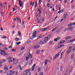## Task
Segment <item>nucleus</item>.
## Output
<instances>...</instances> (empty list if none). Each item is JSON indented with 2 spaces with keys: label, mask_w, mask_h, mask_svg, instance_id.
Here are the masks:
<instances>
[{
  "label": "nucleus",
  "mask_w": 75,
  "mask_h": 75,
  "mask_svg": "<svg viewBox=\"0 0 75 75\" xmlns=\"http://www.w3.org/2000/svg\"><path fill=\"white\" fill-rule=\"evenodd\" d=\"M65 46L64 44H62L58 46V48H62V47H63Z\"/></svg>",
  "instance_id": "obj_13"
},
{
  "label": "nucleus",
  "mask_w": 75,
  "mask_h": 75,
  "mask_svg": "<svg viewBox=\"0 0 75 75\" xmlns=\"http://www.w3.org/2000/svg\"><path fill=\"white\" fill-rule=\"evenodd\" d=\"M57 38L58 39V40H61V37H59V36H57Z\"/></svg>",
  "instance_id": "obj_37"
},
{
  "label": "nucleus",
  "mask_w": 75,
  "mask_h": 75,
  "mask_svg": "<svg viewBox=\"0 0 75 75\" xmlns=\"http://www.w3.org/2000/svg\"><path fill=\"white\" fill-rule=\"evenodd\" d=\"M35 64H34L32 66V70L33 71L34 70V68H35Z\"/></svg>",
  "instance_id": "obj_15"
},
{
  "label": "nucleus",
  "mask_w": 75,
  "mask_h": 75,
  "mask_svg": "<svg viewBox=\"0 0 75 75\" xmlns=\"http://www.w3.org/2000/svg\"><path fill=\"white\" fill-rule=\"evenodd\" d=\"M59 53H58L57 54H56L55 56L53 58V60H55L57 58H58L59 57Z\"/></svg>",
  "instance_id": "obj_5"
},
{
  "label": "nucleus",
  "mask_w": 75,
  "mask_h": 75,
  "mask_svg": "<svg viewBox=\"0 0 75 75\" xmlns=\"http://www.w3.org/2000/svg\"><path fill=\"white\" fill-rule=\"evenodd\" d=\"M3 70H0V73L1 74L3 72Z\"/></svg>",
  "instance_id": "obj_60"
},
{
  "label": "nucleus",
  "mask_w": 75,
  "mask_h": 75,
  "mask_svg": "<svg viewBox=\"0 0 75 75\" xmlns=\"http://www.w3.org/2000/svg\"><path fill=\"white\" fill-rule=\"evenodd\" d=\"M0 54L1 55H8V54L6 53H0Z\"/></svg>",
  "instance_id": "obj_16"
},
{
  "label": "nucleus",
  "mask_w": 75,
  "mask_h": 75,
  "mask_svg": "<svg viewBox=\"0 0 75 75\" xmlns=\"http://www.w3.org/2000/svg\"><path fill=\"white\" fill-rule=\"evenodd\" d=\"M72 67H71L69 69V71L70 72H71V71H72Z\"/></svg>",
  "instance_id": "obj_31"
},
{
  "label": "nucleus",
  "mask_w": 75,
  "mask_h": 75,
  "mask_svg": "<svg viewBox=\"0 0 75 75\" xmlns=\"http://www.w3.org/2000/svg\"><path fill=\"white\" fill-rule=\"evenodd\" d=\"M6 37L5 35H4L3 36V38H6Z\"/></svg>",
  "instance_id": "obj_46"
},
{
  "label": "nucleus",
  "mask_w": 75,
  "mask_h": 75,
  "mask_svg": "<svg viewBox=\"0 0 75 75\" xmlns=\"http://www.w3.org/2000/svg\"><path fill=\"white\" fill-rule=\"evenodd\" d=\"M65 10H64V9H62V10H61V13H62L63 12H64Z\"/></svg>",
  "instance_id": "obj_52"
},
{
  "label": "nucleus",
  "mask_w": 75,
  "mask_h": 75,
  "mask_svg": "<svg viewBox=\"0 0 75 75\" xmlns=\"http://www.w3.org/2000/svg\"><path fill=\"white\" fill-rule=\"evenodd\" d=\"M51 37V35H49L48 36H47V38L48 39H50V37Z\"/></svg>",
  "instance_id": "obj_32"
},
{
  "label": "nucleus",
  "mask_w": 75,
  "mask_h": 75,
  "mask_svg": "<svg viewBox=\"0 0 75 75\" xmlns=\"http://www.w3.org/2000/svg\"><path fill=\"white\" fill-rule=\"evenodd\" d=\"M64 18H63L64 20H65L67 17H68V14L67 13H64Z\"/></svg>",
  "instance_id": "obj_8"
},
{
  "label": "nucleus",
  "mask_w": 75,
  "mask_h": 75,
  "mask_svg": "<svg viewBox=\"0 0 75 75\" xmlns=\"http://www.w3.org/2000/svg\"><path fill=\"white\" fill-rule=\"evenodd\" d=\"M30 69H27L24 71V74H26V75H30L31 73L30 72Z\"/></svg>",
  "instance_id": "obj_1"
},
{
  "label": "nucleus",
  "mask_w": 75,
  "mask_h": 75,
  "mask_svg": "<svg viewBox=\"0 0 75 75\" xmlns=\"http://www.w3.org/2000/svg\"><path fill=\"white\" fill-rule=\"evenodd\" d=\"M74 54L72 53L71 57V59H73V58H74Z\"/></svg>",
  "instance_id": "obj_29"
},
{
  "label": "nucleus",
  "mask_w": 75,
  "mask_h": 75,
  "mask_svg": "<svg viewBox=\"0 0 75 75\" xmlns=\"http://www.w3.org/2000/svg\"><path fill=\"white\" fill-rule=\"evenodd\" d=\"M29 59H30L28 56H26V61H28V60H29Z\"/></svg>",
  "instance_id": "obj_21"
},
{
  "label": "nucleus",
  "mask_w": 75,
  "mask_h": 75,
  "mask_svg": "<svg viewBox=\"0 0 75 75\" xmlns=\"http://www.w3.org/2000/svg\"><path fill=\"white\" fill-rule=\"evenodd\" d=\"M19 5H20V6H23V2L22 1H19Z\"/></svg>",
  "instance_id": "obj_12"
},
{
  "label": "nucleus",
  "mask_w": 75,
  "mask_h": 75,
  "mask_svg": "<svg viewBox=\"0 0 75 75\" xmlns=\"http://www.w3.org/2000/svg\"><path fill=\"white\" fill-rule=\"evenodd\" d=\"M65 42V40H62L59 42L58 44L60 45V44H62Z\"/></svg>",
  "instance_id": "obj_9"
},
{
  "label": "nucleus",
  "mask_w": 75,
  "mask_h": 75,
  "mask_svg": "<svg viewBox=\"0 0 75 75\" xmlns=\"http://www.w3.org/2000/svg\"><path fill=\"white\" fill-rule=\"evenodd\" d=\"M15 40L16 41H18V40H19V38H16Z\"/></svg>",
  "instance_id": "obj_58"
},
{
  "label": "nucleus",
  "mask_w": 75,
  "mask_h": 75,
  "mask_svg": "<svg viewBox=\"0 0 75 75\" xmlns=\"http://www.w3.org/2000/svg\"><path fill=\"white\" fill-rule=\"evenodd\" d=\"M72 50L69 49L67 51V54H69L71 52V51Z\"/></svg>",
  "instance_id": "obj_23"
},
{
  "label": "nucleus",
  "mask_w": 75,
  "mask_h": 75,
  "mask_svg": "<svg viewBox=\"0 0 75 75\" xmlns=\"http://www.w3.org/2000/svg\"><path fill=\"white\" fill-rule=\"evenodd\" d=\"M36 47L37 48H39V47H40V45H36Z\"/></svg>",
  "instance_id": "obj_50"
},
{
  "label": "nucleus",
  "mask_w": 75,
  "mask_h": 75,
  "mask_svg": "<svg viewBox=\"0 0 75 75\" xmlns=\"http://www.w3.org/2000/svg\"><path fill=\"white\" fill-rule=\"evenodd\" d=\"M8 67H7L6 65L4 67V70H5V71H7V70H8Z\"/></svg>",
  "instance_id": "obj_10"
},
{
  "label": "nucleus",
  "mask_w": 75,
  "mask_h": 75,
  "mask_svg": "<svg viewBox=\"0 0 75 75\" xmlns=\"http://www.w3.org/2000/svg\"><path fill=\"white\" fill-rule=\"evenodd\" d=\"M62 54H61V56H60V59H62Z\"/></svg>",
  "instance_id": "obj_53"
},
{
  "label": "nucleus",
  "mask_w": 75,
  "mask_h": 75,
  "mask_svg": "<svg viewBox=\"0 0 75 75\" xmlns=\"http://www.w3.org/2000/svg\"><path fill=\"white\" fill-rule=\"evenodd\" d=\"M49 58L50 60H52V57L51 56H49Z\"/></svg>",
  "instance_id": "obj_34"
},
{
  "label": "nucleus",
  "mask_w": 75,
  "mask_h": 75,
  "mask_svg": "<svg viewBox=\"0 0 75 75\" xmlns=\"http://www.w3.org/2000/svg\"><path fill=\"white\" fill-rule=\"evenodd\" d=\"M18 23H20V24H21V21H20V20H18Z\"/></svg>",
  "instance_id": "obj_36"
},
{
  "label": "nucleus",
  "mask_w": 75,
  "mask_h": 75,
  "mask_svg": "<svg viewBox=\"0 0 75 75\" xmlns=\"http://www.w3.org/2000/svg\"><path fill=\"white\" fill-rule=\"evenodd\" d=\"M32 62H33V61L32 60H31L29 61V64L30 65H31V64H32Z\"/></svg>",
  "instance_id": "obj_25"
},
{
  "label": "nucleus",
  "mask_w": 75,
  "mask_h": 75,
  "mask_svg": "<svg viewBox=\"0 0 75 75\" xmlns=\"http://www.w3.org/2000/svg\"><path fill=\"white\" fill-rule=\"evenodd\" d=\"M62 67H61L60 69V71H62V69H63Z\"/></svg>",
  "instance_id": "obj_57"
},
{
  "label": "nucleus",
  "mask_w": 75,
  "mask_h": 75,
  "mask_svg": "<svg viewBox=\"0 0 75 75\" xmlns=\"http://www.w3.org/2000/svg\"><path fill=\"white\" fill-rule=\"evenodd\" d=\"M42 37H43V36L42 35H40L39 36L38 38V39H40V38H42Z\"/></svg>",
  "instance_id": "obj_28"
},
{
  "label": "nucleus",
  "mask_w": 75,
  "mask_h": 75,
  "mask_svg": "<svg viewBox=\"0 0 75 75\" xmlns=\"http://www.w3.org/2000/svg\"><path fill=\"white\" fill-rule=\"evenodd\" d=\"M23 54V52H21L19 54V55H21Z\"/></svg>",
  "instance_id": "obj_63"
},
{
  "label": "nucleus",
  "mask_w": 75,
  "mask_h": 75,
  "mask_svg": "<svg viewBox=\"0 0 75 75\" xmlns=\"http://www.w3.org/2000/svg\"><path fill=\"white\" fill-rule=\"evenodd\" d=\"M72 37L70 36H68L67 37H66L65 38V40H69Z\"/></svg>",
  "instance_id": "obj_14"
},
{
  "label": "nucleus",
  "mask_w": 75,
  "mask_h": 75,
  "mask_svg": "<svg viewBox=\"0 0 75 75\" xmlns=\"http://www.w3.org/2000/svg\"><path fill=\"white\" fill-rule=\"evenodd\" d=\"M58 41V38H56L54 40V41H56V42H57Z\"/></svg>",
  "instance_id": "obj_41"
},
{
  "label": "nucleus",
  "mask_w": 75,
  "mask_h": 75,
  "mask_svg": "<svg viewBox=\"0 0 75 75\" xmlns=\"http://www.w3.org/2000/svg\"><path fill=\"white\" fill-rule=\"evenodd\" d=\"M3 50H8V49L7 47H5L3 48Z\"/></svg>",
  "instance_id": "obj_44"
},
{
  "label": "nucleus",
  "mask_w": 75,
  "mask_h": 75,
  "mask_svg": "<svg viewBox=\"0 0 75 75\" xmlns=\"http://www.w3.org/2000/svg\"><path fill=\"white\" fill-rule=\"evenodd\" d=\"M38 71L39 72H40V71H41L40 70H41V68H40V67H38Z\"/></svg>",
  "instance_id": "obj_40"
},
{
  "label": "nucleus",
  "mask_w": 75,
  "mask_h": 75,
  "mask_svg": "<svg viewBox=\"0 0 75 75\" xmlns=\"http://www.w3.org/2000/svg\"><path fill=\"white\" fill-rule=\"evenodd\" d=\"M38 44L39 45H41V44H42V42L41 41V40H40L38 41Z\"/></svg>",
  "instance_id": "obj_11"
},
{
  "label": "nucleus",
  "mask_w": 75,
  "mask_h": 75,
  "mask_svg": "<svg viewBox=\"0 0 75 75\" xmlns=\"http://www.w3.org/2000/svg\"><path fill=\"white\" fill-rule=\"evenodd\" d=\"M2 16H4V13H3V12H2Z\"/></svg>",
  "instance_id": "obj_59"
},
{
  "label": "nucleus",
  "mask_w": 75,
  "mask_h": 75,
  "mask_svg": "<svg viewBox=\"0 0 75 75\" xmlns=\"http://www.w3.org/2000/svg\"><path fill=\"white\" fill-rule=\"evenodd\" d=\"M12 59V57H8L6 59V60H9V59Z\"/></svg>",
  "instance_id": "obj_20"
},
{
  "label": "nucleus",
  "mask_w": 75,
  "mask_h": 75,
  "mask_svg": "<svg viewBox=\"0 0 75 75\" xmlns=\"http://www.w3.org/2000/svg\"><path fill=\"white\" fill-rule=\"evenodd\" d=\"M56 30H57V28H54L53 29V30H52V31H55Z\"/></svg>",
  "instance_id": "obj_38"
},
{
  "label": "nucleus",
  "mask_w": 75,
  "mask_h": 75,
  "mask_svg": "<svg viewBox=\"0 0 75 75\" xmlns=\"http://www.w3.org/2000/svg\"><path fill=\"white\" fill-rule=\"evenodd\" d=\"M3 61L4 62H6V59H2Z\"/></svg>",
  "instance_id": "obj_45"
},
{
  "label": "nucleus",
  "mask_w": 75,
  "mask_h": 75,
  "mask_svg": "<svg viewBox=\"0 0 75 75\" xmlns=\"http://www.w3.org/2000/svg\"><path fill=\"white\" fill-rule=\"evenodd\" d=\"M64 52H65V51H63V52H62L61 53V54L62 55H64Z\"/></svg>",
  "instance_id": "obj_51"
},
{
  "label": "nucleus",
  "mask_w": 75,
  "mask_h": 75,
  "mask_svg": "<svg viewBox=\"0 0 75 75\" xmlns=\"http://www.w3.org/2000/svg\"><path fill=\"white\" fill-rule=\"evenodd\" d=\"M48 40L49 39H48L47 37L45 38V40L46 42L48 41Z\"/></svg>",
  "instance_id": "obj_24"
},
{
  "label": "nucleus",
  "mask_w": 75,
  "mask_h": 75,
  "mask_svg": "<svg viewBox=\"0 0 75 75\" xmlns=\"http://www.w3.org/2000/svg\"><path fill=\"white\" fill-rule=\"evenodd\" d=\"M50 28V26L47 27L45 28H42V31H46L47 30H48Z\"/></svg>",
  "instance_id": "obj_4"
},
{
  "label": "nucleus",
  "mask_w": 75,
  "mask_h": 75,
  "mask_svg": "<svg viewBox=\"0 0 75 75\" xmlns=\"http://www.w3.org/2000/svg\"><path fill=\"white\" fill-rule=\"evenodd\" d=\"M18 35H19V36H20L21 35V32H20V31H18Z\"/></svg>",
  "instance_id": "obj_19"
},
{
  "label": "nucleus",
  "mask_w": 75,
  "mask_h": 75,
  "mask_svg": "<svg viewBox=\"0 0 75 75\" xmlns=\"http://www.w3.org/2000/svg\"><path fill=\"white\" fill-rule=\"evenodd\" d=\"M18 59L16 60L13 63V64H16L18 62Z\"/></svg>",
  "instance_id": "obj_18"
},
{
  "label": "nucleus",
  "mask_w": 75,
  "mask_h": 75,
  "mask_svg": "<svg viewBox=\"0 0 75 75\" xmlns=\"http://www.w3.org/2000/svg\"><path fill=\"white\" fill-rule=\"evenodd\" d=\"M47 63H48V60L47 59V60H45V65H46L47 64Z\"/></svg>",
  "instance_id": "obj_27"
},
{
  "label": "nucleus",
  "mask_w": 75,
  "mask_h": 75,
  "mask_svg": "<svg viewBox=\"0 0 75 75\" xmlns=\"http://www.w3.org/2000/svg\"><path fill=\"white\" fill-rule=\"evenodd\" d=\"M0 51L1 52H4V53L6 52V51L4 50H0Z\"/></svg>",
  "instance_id": "obj_26"
},
{
  "label": "nucleus",
  "mask_w": 75,
  "mask_h": 75,
  "mask_svg": "<svg viewBox=\"0 0 75 75\" xmlns=\"http://www.w3.org/2000/svg\"><path fill=\"white\" fill-rule=\"evenodd\" d=\"M39 75H43V73H42V72H41L40 73Z\"/></svg>",
  "instance_id": "obj_42"
},
{
  "label": "nucleus",
  "mask_w": 75,
  "mask_h": 75,
  "mask_svg": "<svg viewBox=\"0 0 75 75\" xmlns=\"http://www.w3.org/2000/svg\"><path fill=\"white\" fill-rule=\"evenodd\" d=\"M74 28V26H71V27H69L67 28V30L68 31H69V30H70V31H72V30H73Z\"/></svg>",
  "instance_id": "obj_6"
},
{
  "label": "nucleus",
  "mask_w": 75,
  "mask_h": 75,
  "mask_svg": "<svg viewBox=\"0 0 75 75\" xmlns=\"http://www.w3.org/2000/svg\"><path fill=\"white\" fill-rule=\"evenodd\" d=\"M14 8H15V10H17V6H15Z\"/></svg>",
  "instance_id": "obj_61"
},
{
  "label": "nucleus",
  "mask_w": 75,
  "mask_h": 75,
  "mask_svg": "<svg viewBox=\"0 0 75 75\" xmlns=\"http://www.w3.org/2000/svg\"><path fill=\"white\" fill-rule=\"evenodd\" d=\"M15 73V71H9L7 73V75H12Z\"/></svg>",
  "instance_id": "obj_3"
},
{
  "label": "nucleus",
  "mask_w": 75,
  "mask_h": 75,
  "mask_svg": "<svg viewBox=\"0 0 75 75\" xmlns=\"http://www.w3.org/2000/svg\"><path fill=\"white\" fill-rule=\"evenodd\" d=\"M74 5H73L72 6V9H74Z\"/></svg>",
  "instance_id": "obj_64"
},
{
  "label": "nucleus",
  "mask_w": 75,
  "mask_h": 75,
  "mask_svg": "<svg viewBox=\"0 0 75 75\" xmlns=\"http://www.w3.org/2000/svg\"><path fill=\"white\" fill-rule=\"evenodd\" d=\"M64 3H67V1L64 0Z\"/></svg>",
  "instance_id": "obj_62"
},
{
  "label": "nucleus",
  "mask_w": 75,
  "mask_h": 75,
  "mask_svg": "<svg viewBox=\"0 0 75 75\" xmlns=\"http://www.w3.org/2000/svg\"><path fill=\"white\" fill-rule=\"evenodd\" d=\"M13 62V61H12V60L10 59L9 61H8V62L9 63H10V62Z\"/></svg>",
  "instance_id": "obj_35"
},
{
  "label": "nucleus",
  "mask_w": 75,
  "mask_h": 75,
  "mask_svg": "<svg viewBox=\"0 0 75 75\" xmlns=\"http://www.w3.org/2000/svg\"><path fill=\"white\" fill-rule=\"evenodd\" d=\"M16 10V9H15V8H13V11H14Z\"/></svg>",
  "instance_id": "obj_54"
},
{
  "label": "nucleus",
  "mask_w": 75,
  "mask_h": 75,
  "mask_svg": "<svg viewBox=\"0 0 75 75\" xmlns=\"http://www.w3.org/2000/svg\"><path fill=\"white\" fill-rule=\"evenodd\" d=\"M46 42L45 41V40H43V41H42V44H45V42Z\"/></svg>",
  "instance_id": "obj_33"
},
{
  "label": "nucleus",
  "mask_w": 75,
  "mask_h": 75,
  "mask_svg": "<svg viewBox=\"0 0 75 75\" xmlns=\"http://www.w3.org/2000/svg\"><path fill=\"white\" fill-rule=\"evenodd\" d=\"M12 51H16V49H13L12 50Z\"/></svg>",
  "instance_id": "obj_55"
},
{
  "label": "nucleus",
  "mask_w": 75,
  "mask_h": 75,
  "mask_svg": "<svg viewBox=\"0 0 75 75\" xmlns=\"http://www.w3.org/2000/svg\"><path fill=\"white\" fill-rule=\"evenodd\" d=\"M52 42L51 41L50 42V43H49L50 45H52Z\"/></svg>",
  "instance_id": "obj_47"
},
{
  "label": "nucleus",
  "mask_w": 75,
  "mask_h": 75,
  "mask_svg": "<svg viewBox=\"0 0 75 75\" xmlns=\"http://www.w3.org/2000/svg\"><path fill=\"white\" fill-rule=\"evenodd\" d=\"M27 57H28L29 58V59H31V58H32V57H33L32 54H28L27 56Z\"/></svg>",
  "instance_id": "obj_7"
},
{
  "label": "nucleus",
  "mask_w": 75,
  "mask_h": 75,
  "mask_svg": "<svg viewBox=\"0 0 75 75\" xmlns=\"http://www.w3.org/2000/svg\"><path fill=\"white\" fill-rule=\"evenodd\" d=\"M41 3V0H39L38 4L39 5H40Z\"/></svg>",
  "instance_id": "obj_30"
},
{
  "label": "nucleus",
  "mask_w": 75,
  "mask_h": 75,
  "mask_svg": "<svg viewBox=\"0 0 75 75\" xmlns=\"http://www.w3.org/2000/svg\"><path fill=\"white\" fill-rule=\"evenodd\" d=\"M33 48H37V45H35V46H34L33 47Z\"/></svg>",
  "instance_id": "obj_56"
},
{
  "label": "nucleus",
  "mask_w": 75,
  "mask_h": 75,
  "mask_svg": "<svg viewBox=\"0 0 75 75\" xmlns=\"http://www.w3.org/2000/svg\"><path fill=\"white\" fill-rule=\"evenodd\" d=\"M24 49H25V48H24V47H23L21 48V50H24Z\"/></svg>",
  "instance_id": "obj_49"
},
{
  "label": "nucleus",
  "mask_w": 75,
  "mask_h": 75,
  "mask_svg": "<svg viewBox=\"0 0 75 75\" xmlns=\"http://www.w3.org/2000/svg\"><path fill=\"white\" fill-rule=\"evenodd\" d=\"M38 11L39 12L40 14H41V11L40 10V9H38Z\"/></svg>",
  "instance_id": "obj_39"
},
{
  "label": "nucleus",
  "mask_w": 75,
  "mask_h": 75,
  "mask_svg": "<svg viewBox=\"0 0 75 75\" xmlns=\"http://www.w3.org/2000/svg\"><path fill=\"white\" fill-rule=\"evenodd\" d=\"M36 54H39L40 52V50H36Z\"/></svg>",
  "instance_id": "obj_17"
},
{
  "label": "nucleus",
  "mask_w": 75,
  "mask_h": 75,
  "mask_svg": "<svg viewBox=\"0 0 75 75\" xmlns=\"http://www.w3.org/2000/svg\"><path fill=\"white\" fill-rule=\"evenodd\" d=\"M37 23L38 24H40V20H38Z\"/></svg>",
  "instance_id": "obj_43"
},
{
  "label": "nucleus",
  "mask_w": 75,
  "mask_h": 75,
  "mask_svg": "<svg viewBox=\"0 0 75 75\" xmlns=\"http://www.w3.org/2000/svg\"><path fill=\"white\" fill-rule=\"evenodd\" d=\"M61 13V10H60V11H59L57 13V14H58L59 13V14H60Z\"/></svg>",
  "instance_id": "obj_48"
},
{
  "label": "nucleus",
  "mask_w": 75,
  "mask_h": 75,
  "mask_svg": "<svg viewBox=\"0 0 75 75\" xmlns=\"http://www.w3.org/2000/svg\"><path fill=\"white\" fill-rule=\"evenodd\" d=\"M36 34H37V32L36 31H33L32 37L30 38V40H33L34 38H35L36 37Z\"/></svg>",
  "instance_id": "obj_2"
},
{
  "label": "nucleus",
  "mask_w": 75,
  "mask_h": 75,
  "mask_svg": "<svg viewBox=\"0 0 75 75\" xmlns=\"http://www.w3.org/2000/svg\"><path fill=\"white\" fill-rule=\"evenodd\" d=\"M37 2L36 1L34 7L35 8H36V7H37Z\"/></svg>",
  "instance_id": "obj_22"
}]
</instances>
